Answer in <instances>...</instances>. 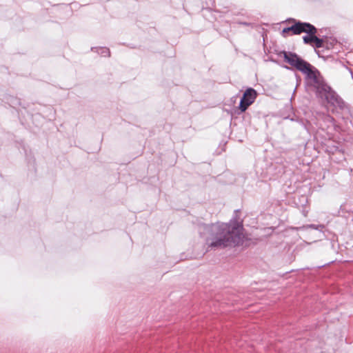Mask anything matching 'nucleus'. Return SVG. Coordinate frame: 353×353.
<instances>
[{
  "instance_id": "1",
  "label": "nucleus",
  "mask_w": 353,
  "mask_h": 353,
  "mask_svg": "<svg viewBox=\"0 0 353 353\" xmlns=\"http://www.w3.org/2000/svg\"><path fill=\"white\" fill-rule=\"evenodd\" d=\"M213 235L207 239V244L212 248H222L241 244L244 239L243 228L238 222L214 226Z\"/></svg>"
},
{
  "instance_id": "2",
  "label": "nucleus",
  "mask_w": 353,
  "mask_h": 353,
  "mask_svg": "<svg viewBox=\"0 0 353 353\" xmlns=\"http://www.w3.org/2000/svg\"><path fill=\"white\" fill-rule=\"evenodd\" d=\"M301 72L306 75V79L311 85L314 87L319 92H325V99L328 103H332L334 101H336L334 93L331 91L330 88L324 83L318 70L308 63L306 69L304 68Z\"/></svg>"
},
{
  "instance_id": "3",
  "label": "nucleus",
  "mask_w": 353,
  "mask_h": 353,
  "mask_svg": "<svg viewBox=\"0 0 353 353\" xmlns=\"http://www.w3.org/2000/svg\"><path fill=\"white\" fill-rule=\"evenodd\" d=\"M294 23L290 27L285 28L282 30V34L284 37L291 32L292 34H300L303 32L308 34L307 36L303 37L305 43L312 45L314 37L317 32L316 28L309 23L296 21L295 19H290Z\"/></svg>"
},
{
  "instance_id": "4",
  "label": "nucleus",
  "mask_w": 353,
  "mask_h": 353,
  "mask_svg": "<svg viewBox=\"0 0 353 353\" xmlns=\"http://www.w3.org/2000/svg\"><path fill=\"white\" fill-rule=\"evenodd\" d=\"M280 56L283 57L285 62L300 72H302L304 68L306 69V65L308 64V62L302 59L295 53L283 51L280 53Z\"/></svg>"
},
{
  "instance_id": "5",
  "label": "nucleus",
  "mask_w": 353,
  "mask_h": 353,
  "mask_svg": "<svg viewBox=\"0 0 353 353\" xmlns=\"http://www.w3.org/2000/svg\"><path fill=\"white\" fill-rule=\"evenodd\" d=\"M257 97L256 91L253 88H248L241 99L239 109L241 112H245L248 108L251 105Z\"/></svg>"
},
{
  "instance_id": "6",
  "label": "nucleus",
  "mask_w": 353,
  "mask_h": 353,
  "mask_svg": "<svg viewBox=\"0 0 353 353\" xmlns=\"http://www.w3.org/2000/svg\"><path fill=\"white\" fill-rule=\"evenodd\" d=\"M312 46L315 48L327 47V41L323 39H319L315 35L313 44Z\"/></svg>"
}]
</instances>
